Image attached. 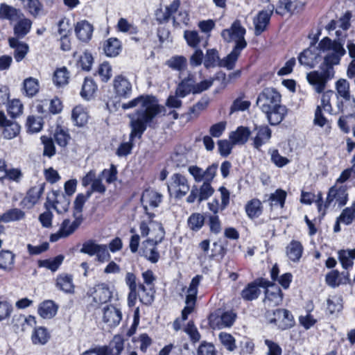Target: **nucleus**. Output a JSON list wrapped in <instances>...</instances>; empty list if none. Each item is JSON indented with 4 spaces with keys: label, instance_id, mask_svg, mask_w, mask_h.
Masks as SVG:
<instances>
[{
    "label": "nucleus",
    "instance_id": "obj_62",
    "mask_svg": "<svg viewBox=\"0 0 355 355\" xmlns=\"http://www.w3.org/2000/svg\"><path fill=\"white\" fill-rule=\"evenodd\" d=\"M334 93L333 91H327L323 93L321 98V105H320L321 110L323 109L325 112L329 114H334L333 109L331 105V99L334 96Z\"/></svg>",
    "mask_w": 355,
    "mask_h": 355
},
{
    "label": "nucleus",
    "instance_id": "obj_10",
    "mask_svg": "<svg viewBox=\"0 0 355 355\" xmlns=\"http://www.w3.org/2000/svg\"><path fill=\"white\" fill-rule=\"evenodd\" d=\"M217 168L218 166L214 164L207 167L205 171L197 166H191L188 171L195 181L200 182L202 180L212 181L216 176Z\"/></svg>",
    "mask_w": 355,
    "mask_h": 355
},
{
    "label": "nucleus",
    "instance_id": "obj_44",
    "mask_svg": "<svg viewBox=\"0 0 355 355\" xmlns=\"http://www.w3.org/2000/svg\"><path fill=\"white\" fill-rule=\"evenodd\" d=\"M15 255L9 250L0 252V268L10 270L14 265Z\"/></svg>",
    "mask_w": 355,
    "mask_h": 355
},
{
    "label": "nucleus",
    "instance_id": "obj_9",
    "mask_svg": "<svg viewBox=\"0 0 355 355\" xmlns=\"http://www.w3.org/2000/svg\"><path fill=\"white\" fill-rule=\"evenodd\" d=\"M270 286V282L264 279H259L254 282L248 284L241 291V297L246 301H252L257 299L260 295L259 287L266 288Z\"/></svg>",
    "mask_w": 355,
    "mask_h": 355
},
{
    "label": "nucleus",
    "instance_id": "obj_22",
    "mask_svg": "<svg viewBox=\"0 0 355 355\" xmlns=\"http://www.w3.org/2000/svg\"><path fill=\"white\" fill-rule=\"evenodd\" d=\"M94 289L93 299L98 304L106 303L112 297V293L109 286L105 283L96 285Z\"/></svg>",
    "mask_w": 355,
    "mask_h": 355
},
{
    "label": "nucleus",
    "instance_id": "obj_2",
    "mask_svg": "<svg viewBox=\"0 0 355 355\" xmlns=\"http://www.w3.org/2000/svg\"><path fill=\"white\" fill-rule=\"evenodd\" d=\"M320 51L325 53L324 64L321 71H313L306 74L309 83L312 85L317 93H322L328 80L334 76L333 65L340 62V58L345 53L343 46L336 41L324 37L318 44Z\"/></svg>",
    "mask_w": 355,
    "mask_h": 355
},
{
    "label": "nucleus",
    "instance_id": "obj_61",
    "mask_svg": "<svg viewBox=\"0 0 355 355\" xmlns=\"http://www.w3.org/2000/svg\"><path fill=\"white\" fill-rule=\"evenodd\" d=\"M42 143L44 145L43 155L51 157L55 154V148L51 138L42 136L41 137Z\"/></svg>",
    "mask_w": 355,
    "mask_h": 355
},
{
    "label": "nucleus",
    "instance_id": "obj_49",
    "mask_svg": "<svg viewBox=\"0 0 355 355\" xmlns=\"http://www.w3.org/2000/svg\"><path fill=\"white\" fill-rule=\"evenodd\" d=\"M205 223V217L199 213L192 214L187 220L188 227L193 231H198Z\"/></svg>",
    "mask_w": 355,
    "mask_h": 355
},
{
    "label": "nucleus",
    "instance_id": "obj_46",
    "mask_svg": "<svg viewBox=\"0 0 355 355\" xmlns=\"http://www.w3.org/2000/svg\"><path fill=\"white\" fill-rule=\"evenodd\" d=\"M287 193L282 189H277L274 193L270 195L268 201L270 202V207L279 206L283 208L285 203V200Z\"/></svg>",
    "mask_w": 355,
    "mask_h": 355
},
{
    "label": "nucleus",
    "instance_id": "obj_40",
    "mask_svg": "<svg viewBox=\"0 0 355 355\" xmlns=\"http://www.w3.org/2000/svg\"><path fill=\"white\" fill-rule=\"evenodd\" d=\"M71 118L76 125L83 126L87 122L88 114L83 107L78 105L73 109Z\"/></svg>",
    "mask_w": 355,
    "mask_h": 355
},
{
    "label": "nucleus",
    "instance_id": "obj_60",
    "mask_svg": "<svg viewBox=\"0 0 355 355\" xmlns=\"http://www.w3.org/2000/svg\"><path fill=\"white\" fill-rule=\"evenodd\" d=\"M184 37L187 44L192 48H196L201 41L199 33L196 31H185Z\"/></svg>",
    "mask_w": 355,
    "mask_h": 355
},
{
    "label": "nucleus",
    "instance_id": "obj_50",
    "mask_svg": "<svg viewBox=\"0 0 355 355\" xmlns=\"http://www.w3.org/2000/svg\"><path fill=\"white\" fill-rule=\"evenodd\" d=\"M32 341L34 344H45L49 339V334L46 329L44 327H38L35 329L31 336Z\"/></svg>",
    "mask_w": 355,
    "mask_h": 355
},
{
    "label": "nucleus",
    "instance_id": "obj_8",
    "mask_svg": "<svg viewBox=\"0 0 355 355\" xmlns=\"http://www.w3.org/2000/svg\"><path fill=\"white\" fill-rule=\"evenodd\" d=\"M272 315L273 317L269 318L270 323H274L281 330L290 329L295 324L293 315L286 309H276Z\"/></svg>",
    "mask_w": 355,
    "mask_h": 355
},
{
    "label": "nucleus",
    "instance_id": "obj_29",
    "mask_svg": "<svg viewBox=\"0 0 355 355\" xmlns=\"http://www.w3.org/2000/svg\"><path fill=\"white\" fill-rule=\"evenodd\" d=\"M24 15L23 12L16 8L9 6L6 3L0 5V19H7L11 22H15Z\"/></svg>",
    "mask_w": 355,
    "mask_h": 355
},
{
    "label": "nucleus",
    "instance_id": "obj_42",
    "mask_svg": "<svg viewBox=\"0 0 355 355\" xmlns=\"http://www.w3.org/2000/svg\"><path fill=\"white\" fill-rule=\"evenodd\" d=\"M121 51V42L116 38L108 39L104 46V51L107 56L115 57Z\"/></svg>",
    "mask_w": 355,
    "mask_h": 355
},
{
    "label": "nucleus",
    "instance_id": "obj_6",
    "mask_svg": "<svg viewBox=\"0 0 355 355\" xmlns=\"http://www.w3.org/2000/svg\"><path fill=\"white\" fill-rule=\"evenodd\" d=\"M281 94L273 87H266L259 94L257 105L262 111L270 110L271 107L281 104Z\"/></svg>",
    "mask_w": 355,
    "mask_h": 355
},
{
    "label": "nucleus",
    "instance_id": "obj_7",
    "mask_svg": "<svg viewBox=\"0 0 355 355\" xmlns=\"http://www.w3.org/2000/svg\"><path fill=\"white\" fill-rule=\"evenodd\" d=\"M201 279L202 276L196 275L191 279L187 291V294L185 300L186 306L182 311V318L183 320H186L188 315L193 311L198 293V287Z\"/></svg>",
    "mask_w": 355,
    "mask_h": 355
},
{
    "label": "nucleus",
    "instance_id": "obj_13",
    "mask_svg": "<svg viewBox=\"0 0 355 355\" xmlns=\"http://www.w3.org/2000/svg\"><path fill=\"white\" fill-rule=\"evenodd\" d=\"M161 200L162 195L153 190H146L142 193L141 198V202L143 207L150 217H153L154 214L149 213L148 210L158 207Z\"/></svg>",
    "mask_w": 355,
    "mask_h": 355
},
{
    "label": "nucleus",
    "instance_id": "obj_55",
    "mask_svg": "<svg viewBox=\"0 0 355 355\" xmlns=\"http://www.w3.org/2000/svg\"><path fill=\"white\" fill-rule=\"evenodd\" d=\"M96 85L93 80L85 78L82 87L80 94L85 99H89L94 94Z\"/></svg>",
    "mask_w": 355,
    "mask_h": 355
},
{
    "label": "nucleus",
    "instance_id": "obj_28",
    "mask_svg": "<svg viewBox=\"0 0 355 355\" xmlns=\"http://www.w3.org/2000/svg\"><path fill=\"white\" fill-rule=\"evenodd\" d=\"M158 243L152 241V240H146L142 243L143 255L152 263L157 262L159 258V254L156 248Z\"/></svg>",
    "mask_w": 355,
    "mask_h": 355
},
{
    "label": "nucleus",
    "instance_id": "obj_1",
    "mask_svg": "<svg viewBox=\"0 0 355 355\" xmlns=\"http://www.w3.org/2000/svg\"><path fill=\"white\" fill-rule=\"evenodd\" d=\"M121 107L123 110L135 107H138L139 109L135 114L129 115L131 128L130 141L122 143L118 148L116 154L119 157L126 156L130 153L133 139L140 138L146 130L147 124L164 110L155 97L148 95L138 96L128 103H123Z\"/></svg>",
    "mask_w": 355,
    "mask_h": 355
},
{
    "label": "nucleus",
    "instance_id": "obj_63",
    "mask_svg": "<svg viewBox=\"0 0 355 355\" xmlns=\"http://www.w3.org/2000/svg\"><path fill=\"white\" fill-rule=\"evenodd\" d=\"M250 102L247 100H244L242 97L236 98L230 107V114L235 112L245 111L250 106Z\"/></svg>",
    "mask_w": 355,
    "mask_h": 355
},
{
    "label": "nucleus",
    "instance_id": "obj_37",
    "mask_svg": "<svg viewBox=\"0 0 355 355\" xmlns=\"http://www.w3.org/2000/svg\"><path fill=\"white\" fill-rule=\"evenodd\" d=\"M245 209L250 218H258L263 211L262 203L259 200L254 198L246 204Z\"/></svg>",
    "mask_w": 355,
    "mask_h": 355
},
{
    "label": "nucleus",
    "instance_id": "obj_52",
    "mask_svg": "<svg viewBox=\"0 0 355 355\" xmlns=\"http://www.w3.org/2000/svg\"><path fill=\"white\" fill-rule=\"evenodd\" d=\"M69 73L66 67L58 69L53 75V83L58 86H62L68 83Z\"/></svg>",
    "mask_w": 355,
    "mask_h": 355
},
{
    "label": "nucleus",
    "instance_id": "obj_16",
    "mask_svg": "<svg viewBox=\"0 0 355 355\" xmlns=\"http://www.w3.org/2000/svg\"><path fill=\"white\" fill-rule=\"evenodd\" d=\"M122 313L119 309L113 305H107L103 309V321L110 327H114L120 323Z\"/></svg>",
    "mask_w": 355,
    "mask_h": 355
},
{
    "label": "nucleus",
    "instance_id": "obj_48",
    "mask_svg": "<svg viewBox=\"0 0 355 355\" xmlns=\"http://www.w3.org/2000/svg\"><path fill=\"white\" fill-rule=\"evenodd\" d=\"M54 139L59 146H66L70 139L67 129L62 126H57L54 133Z\"/></svg>",
    "mask_w": 355,
    "mask_h": 355
},
{
    "label": "nucleus",
    "instance_id": "obj_35",
    "mask_svg": "<svg viewBox=\"0 0 355 355\" xmlns=\"http://www.w3.org/2000/svg\"><path fill=\"white\" fill-rule=\"evenodd\" d=\"M58 307L52 300H46L38 308L39 315L45 319L53 318L57 313Z\"/></svg>",
    "mask_w": 355,
    "mask_h": 355
},
{
    "label": "nucleus",
    "instance_id": "obj_4",
    "mask_svg": "<svg viewBox=\"0 0 355 355\" xmlns=\"http://www.w3.org/2000/svg\"><path fill=\"white\" fill-rule=\"evenodd\" d=\"M245 28L241 26V22L238 20L235 21L228 29L223 31L221 35L223 39L228 42H234V48L244 49L247 46L245 40Z\"/></svg>",
    "mask_w": 355,
    "mask_h": 355
},
{
    "label": "nucleus",
    "instance_id": "obj_41",
    "mask_svg": "<svg viewBox=\"0 0 355 355\" xmlns=\"http://www.w3.org/2000/svg\"><path fill=\"white\" fill-rule=\"evenodd\" d=\"M138 297L141 303L148 305L154 300V291L152 288H146L144 284L138 285Z\"/></svg>",
    "mask_w": 355,
    "mask_h": 355
},
{
    "label": "nucleus",
    "instance_id": "obj_5",
    "mask_svg": "<svg viewBox=\"0 0 355 355\" xmlns=\"http://www.w3.org/2000/svg\"><path fill=\"white\" fill-rule=\"evenodd\" d=\"M168 191L171 196L181 198L190 190L187 178L180 173H174L167 184Z\"/></svg>",
    "mask_w": 355,
    "mask_h": 355
},
{
    "label": "nucleus",
    "instance_id": "obj_34",
    "mask_svg": "<svg viewBox=\"0 0 355 355\" xmlns=\"http://www.w3.org/2000/svg\"><path fill=\"white\" fill-rule=\"evenodd\" d=\"M338 260L343 268L347 270L352 268L355 259V248L352 250H340L338 252Z\"/></svg>",
    "mask_w": 355,
    "mask_h": 355
},
{
    "label": "nucleus",
    "instance_id": "obj_19",
    "mask_svg": "<svg viewBox=\"0 0 355 355\" xmlns=\"http://www.w3.org/2000/svg\"><path fill=\"white\" fill-rule=\"evenodd\" d=\"M139 230L142 236L150 235V232L157 230V238L159 240L162 236H164L165 232L161 223L153 220L150 218L148 220L141 222Z\"/></svg>",
    "mask_w": 355,
    "mask_h": 355
},
{
    "label": "nucleus",
    "instance_id": "obj_23",
    "mask_svg": "<svg viewBox=\"0 0 355 355\" xmlns=\"http://www.w3.org/2000/svg\"><path fill=\"white\" fill-rule=\"evenodd\" d=\"M255 130L257 133L253 138V146L256 149L260 150L261 147L270 139L272 131L266 125L256 127Z\"/></svg>",
    "mask_w": 355,
    "mask_h": 355
},
{
    "label": "nucleus",
    "instance_id": "obj_39",
    "mask_svg": "<svg viewBox=\"0 0 355 355\" xmlns=\"http://www.w3.org/2000/svg\"><path fill=\"white\" fill-rule=\"evenodd\" d=\"M241 51L242 49L233 48L232 51L220 61L219 65L228 70L232 69L235 66Z\"/></svg>",
    "mask_w": 355,
    "mask_h": 355
},
{
    "label": "nucleus",
    "instance_id": "obj_18",
    "mask_svg": "<svg viewBox=\"0 0 355 355\" xmlns=\"http://www.w3.org/2000/svg\"><path fill=\"white\" fill-rule=\"evenodd\" d=\"M0 125L3 128V137L8 139L15 137L20 131V126L18 123L7 120L2 112H0Z\"/></svg>",
    "mask_w": 355,
    "mask_h": 355
},
{
    "label": "nucleus",
    "instance_id": "obj_57",
    "mask_svg": "<svg viewBox=\"0 0 355 355\" xmlns=\"http://www.w3.org/2000/svg\"><path fill=\"white\" fill-rule=\"evenodd\" d=\"M219 340L221 344L230 352L234 351L236 347V342L234 338L230 334L221 332L218 336Z\"/></svg>",
    "mask_w": 355,
    "mask_h": 355
},
{
    "label": "nucleus",
    "instance_id": "obj_3",
    "mask_svg": "<svg viewBox=\"0 0 355 355\" xmlns=\"http://www.w3.org/2000/svg\"><path fill=\"white\" fill-rule=\"evenodd\" d=\"M348 200L347 187L346 185L335 184L332 186L327 193V197L324 205H322V193H318V198L315 201L318 205V209L322 214L324 215L325 209L330 207L331 205L343 207L346 205Z\"/></svg>",
    "mask_w": 355,
    "mask_h": 355
},
{
    "label": "nucleus",
    "instance_id": "obj_15",
    "mask_svg": "<svg viewBox=\"0 0 355 355\" xmlns=\"http://www.w3.org/2000/svg\"><path fill=\"white\" fill-rule=\"evenodd\" d=\"M320 49L316 47H311L304 50L298 57L299 62L302 65L310 68L314 67L320 60Z\"/></svg>",
    "mask_w": 355,
    "mask_h": 355
},
{
    "label": "nucleus",
    "instance_id": "obj_38",
    "mask_svg": "<svg viewBox=\"0 0 355 355\" xmlns=\"http://www.w3.org/2000/svg\"><path fill=\"white\" fill-rule=\"evenodd\" d=\"M89 192L78 193L73 202V216L82 220V211L85 202L90 198Z\"/></svg>",
    "mask_w": 355,
    "mask_h": 355
},
{
    "label": "nucleus",
    "instance_id": "obj_14",
    "mask_svg": "<svg viewBox=\"0 0 355 355\" xmlns=\"http://www.w3.org/2000/svg\"><path fill=\"white\" fill-rule=\"evenodd\" d=\"M44 192V184H40L38 185L31 187L26 193V196L21 201V205L26 209L33 208L40 199Z\"/></svg>",
    "mask_w": 355,
    "mask_h": 355
},
{
    "label": "nucleus",
    "instance_id": "obj_12",
    "mask_svg": "<svg viewBox=\"0 0 355 355\" xmlns=\"http://www.w3.org/2000/svg\"><path fill=\"white\" fill-rule=\"evenodd\" d=\"M274 8V6H269L266 10L260 11L254 19V33L256 35H259L266 30Z\"/></svg>",
    "mask_w": 355,
    "mask_h": 355
},
{
    "label": "nucleus",
    "instance_id": "obj_25",
    "mask_svg": "<svg viewBox=\"0 0 355 355\" xmlns=\"http://www.w3.org/2000/svg\"><path fill=\"white\" fill-rule=\"evenodd\" d=\"M262 112L266 114L269 123L274 125H277L282 121L287 113V109L286 106L280 104L271 107L270 110Z\"/></svg>",
    "mask_w": 355,
    "mask_h": 355
},
{
    "label": "nucleus",
    "instance_id": "obj_32",
    "mask_svg": "<svg viewBox=\"0 0 355 355\" xmlns=\"http://www.w3.org/2000/svg\"><path fill=\"white\" fill-rule=\"evenodd\" d=\"M286 252L287 257L291 261L297 262L302 255L303 246L300 241H292L287 245Z\"/></svg>",
    "mask_w": 355,
    "mask_h": 355
},
{
    "label": "nucleus",
    "instance_id": "obj_59",
    "mask_svg": "<svg viewBox=\"0 0 355 355\" xmlns=\"http://www.w3.org/2000/svg\"><path fill=\"white\" fill-rule=\"evenodd\" d=\"M211 182L208 180H205L203 184L200 186L198 193V200L202 201L207 200L209 197H210L214 189L211 186Z\"/></svg>",
    "mask_w": 355,
    "mask_h": 355
},
{
    "label": "nucleus",
    "instance_id": "obj_20",
    "mask_svg": "<svg viewBox=\"0 0 355 355\" xmlns=\"http://www.w3.org/2000/svg\"><path fill=\"white\" fill-rule=\"evenodd\" d=\"M283 295L282 291L277 286H274L270 283V286L266 287L265 292L264 304L266 306H275L282 301Z\"/></svg>",
    "mask_w": 355,
    "mask_h": 355
},
{
    "label": "nucleus",
    "instance_id": "obj_24",
    "mask_svg": "<svg viewBox=\"0 0 355 355\" xmlns=\"http://www.w3.org/2000/svg\"><path fill=\"white\" fill-rule=\"evenodd\" d=\"M8 43L10 48L14 49V58L17 62L21 61L27 55L29 51L28 45L20 42L17 38L10 37Z\"/></svg>",
    "mask_w": 355,
    "mask_h": 355
},
{
    "label": "nucleus",
    "instance_id": "obj_56",
    "mask_svg": "<svg viewBox=\"0 0 355 355\" xmlns=\"http://www.w3.org/2000/svg\"><path fill=\"white\" fill-rule=\"evenodd\" d=\"M26 125L30 132H40L43 125L42 119L40 116H30L27 119Z\"/></svg>",
    "mask_w": 355,
    "mask_h": 355
},
{
    "label": "nucleus",
    "instance_id": "obj_30",
    "mask_svg": "<svg viewBox=\"0 0 355 355\" xmlns=\"http://www.w3.org/2000/svg\"><path fill=\"white\" fill-rule=\"evenodd\" d=\"M250 135V131L248 128L240 126L230 134L229 138L233 144L243 145L247 142Z\"/></svg>",
    "mask_w": 355,
    "mask_h": 355
},
{
    "label": "nucleus",
    "instance_id": "obj_21",
    "mask_svg": "<svg viewBox=\"0 0 355 355\" xmlns=\"http://www.w3.org/2000/svg\"><path fill=\"white\" fill-rule=\"evenodd\" d=\"M15 22L13 31L15 38H17V40L24 38L30 32L32 21L31 19L25 17L24 15H22Z\"/></svg>",
    "mask_w": 355,
    "mask_h": 355
},
{
    "label": "nucleus",
    "instance_id": "obj_26",
    "mask_svg": "<svg viewBox=\"0 0 355 355\" xmlns=\"http://www.w3.org/2000/svg\"><path fill=\"white\" fill-rule=\"evenodd\" d=\"M93 31V26L86 20L77 22L75 26L76 36L83 42H88L91 40Z\"/></svg>",
    "mask_w": 355,
    "mask_h": 355
},
{
    "label": "nucleus",
    "instance_id": "obj_17",
    "mask_svg": "<svg viewBox=\"0 0 355 355\" xmlns=\"http://www.w3.org/2000/svg\"><path fill=\"white\" fill-rule=\"evenodd\" d=\"M114 92L118 96L128 98L132 92L130 82L123 76L119 75L113 80Z\"/></svg>",
    "mask_w": 355,
    "mask_h": 355
},
{
    "label": "nucleus",
    "instance_id": "obj_47",
    "mask_svg": "<svg viewBox=\"0 0 355 355\" xmlns=\"http://www.w3.org/2000/svg\"><path fill=\"white\" fill-rule=\"evenodd\" d=\"M124 340L122 336L116 335L107 348L109 349V355H120L123 349Z\"/></svg>",
    "mask_w": 355,
    "mask_h": 355
},
{
    "label": "nucleus",
    "instance_id": "obj_64",
    "mask_svg": "<svg viewBox=\"0 0 355 355\" xmlns=\"http://www.w3.org/2000/svg\"><path fill=\"white\" fill-rule=\"evenodd\" d=\"M336 87L337 94L340 98L349 97V96H351L349 92V83L347 80H338L336 82Z\"/></svg>",
    "mask_w": 355,
    "mask_h": 355
},
{
    "label": "nucleus",
    "instance_id": "obj_58",
    "mask_svg": "<svg viewBox=\"0 0 355 355\" xmlns=\"http://www.w3.org/2000/svg\"><path fill=\"white\" fill-rule=\"evenodd\" d=\"M343 308L342 299L338 295H331L327 300V309L331 314L339 312Z\"/></svg>",
    "mask_w": 355,
    "mask_h": 355
},
{
    "label": "nucleus",
    "instance_id": "obj_27",
    "mask_svg": "<svg viewBox=\"0 0 355 355\" xmlns=\"http://www.w3.org/2000/svg\"><path fill=\"white\" fill-rule=\"evenodd\" d=\"M194 83L193 76L189 74L178 85L175 94L180 98H184L191 93L194 94Z\"/></svg>",
    "mask_w": 355,
    "mask_h": 355
},
{
    "label": "nucleus",
    "instance_id": "obj_31",
    "mask_svg": "<svg viewBox=\"0 0 355 355\" xmlns=\"http://www.w3.org/2000/svg\"><path fill=\"white\" fill-rule=\"evenodd\" d=\"M56 287L67 293L74 291L72 276L68 274H60L56 278Z\"/></svg>",
    "mask_w": 355,
    "mask_h": 355
},
{
    "label": "nucleus",
    "instance_id": "obj_11",
    "mask_svg": "<svg viewBox=\"0 0 355 355\" xmlns=\"http://www.w3.org/2000/svg\"><path fill=\"white\" fill-rule=\"evenodd\" d=\"M81 221L82 220L78 218H75L73 222H71L69 219L64 220L58 232L51 235L50 241L51 242H55L61 238L69 236L78 228Z\"/></svg>",
    "mask_w": 355,
    "mask_h": 355
},
{
    "label": "nucleus",
    "instance_id": "obj_54",
    "mask_svg": "<svg viewBox=\"0 0 355 355\" xmlns=\"http://www.w3.org/2000/svg\"><path fill=\"white\" fill-rule=\"evenodd\" d=\"M24 89L27 96H33L39 91L38 81L33 78H26L24 81Z\"/></svg>",
    "mask_w": 355,
    "mask_h": 355
},
{
    "label": "nucleus",
    "instance_id": "obj_33",
    "mask_svg": "<svg viewBox=\"0 0 355 355\" xmlns=\"http://www.w3.org/2000/svg\"><path fill=\"white\" fill-rule=\"evenodd\" d=\"M338 110L346 114L353 116L355 114V98L353 96L342 98L338 102Z\"/></svg>",
    "mask_w": 355,
    "mask_h": 355
},
{
    "label": "nucleus",
    "instance_id": "obj_43",
    "mask_svg": "<svg viewBox=\"0 0 355 355\" xmlns=\"http://www.w3.org/2000/svg\"><path fill=\"white\" fill-rule=\"evenodd\" d=\"M64 259V257L60 254L53 259L40 260L38 261V266L45 268L52 272H55L62 264Z\"/></svg>",
    "mask_w": 355,
    "mask_h": 355
},
{
    "label": "nucleus",
    "instance_id": "obj_53",
    "mask_svg": "<svg viewBox=\"0 0 355 355\" xmlns=\"http://www.w3.org/2000/svg\"><path fill=\"white\" fill-rule=\"evenodd\" d=\"M209 104V101L207 98H202L191 107L188 112L189 119L197 118L201 112L205 110Z\"/></svg>",
    "mask_w": 355,
    "mask_h": 355
},
{
    "label": "nucleus",
    "instance_id": "obj_36",
    "mask_svg": "<svg viewBox=\"0 0 355 355\" xmlns=\"http://www.w3.org/2000/svg\"><path fill=\"white\" fill-rule=\"evenodd\" d=\"M25 212L20 209H10L0 215V222L8 223L10 222L21 220L25 218Z\"/></svg>",
    "mask_w": 355,
    "mask_h": 355
},
{
    "label": "nucleus",
    "instance_id": "obj_51",
    "mask_svg": "<svg viewBox=\"0 0 355 355\" xmlns=\"http://www.w3.org/2000/svg\"><path fill=\"white\" fill-rule=\"evenodd\" d=\"M167 65L172 69L182 72L187 68V59L184 56H173L167 61Z\"/></svg>",
    "mask_w": 355,
    "mask_h": 355
},
{
    "label": "nucleus",
    "instance_id": "obj_45",
    "mask_svg": "<svg viewBox=\"0 0 355 355\" xmlns=\"http://www.w3.org/2000/svg\"><path fill=\"white\" fill-rule=\"evenodd\" d=\"M70 200L64 194H57L53 202V207L58 213L62 214L67 211L69 207Z\"/></svg>",
    "mask_w": 355,
    "mask_h": 355
}]
</instances>
